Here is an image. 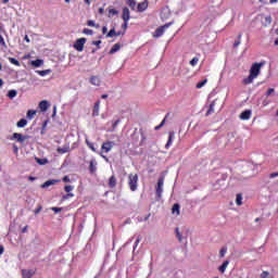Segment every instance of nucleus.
I'll use <instances>...</instances> for the list:
<instances>
[{
  "mask_svg": "<svg viewBox=\"0 0 278 278\" xmlns=\"http://www.w3.org/2000/svg\"><path fill=\"white\" fill-rule=\"evenodd\" d=\"M75 189V187L71 186V185H66L64 187L65 192H67V194H71V192H73V190Z\"/></svg>",
  "mask_w": 278,
  "mask_h": 278,
  "instance_id": "39",
  "label": "nucleus"
},
{
  "mask_svg": "<svg viewBox=\"0 0 278 278\" xmlns=\"http://www.w3.org/2000/svg\"><path fill=\"white\" fill-rule=\"evenodd\" d=\"M109 187L116 188V176H111L109 179Z\"/></svg>",
  "mask_w": 278,
  "mask_h": 278,
  "instance_id": "23",
  "label": "nucleus"
},
{
  "mask_svg": "<svg viewBox=\"0 0 278 278\" xmlns=\"http://www.w3.org/2000/svg\"><path fill=\"white\" fill-rule=\"evenodd\" d=\"M229 266V261H225L219 267V273H225L227 270V267Z\"/></svg>",
  "mask_w": 278,
  "mask_h": 278,
  "instance_id": "22",
  "label": "nucleus"
},
{
  "mask_svg": "<svg viewBox=\"0 0 278 278\" xmlns=\"http://www.w3.org/2000/svg\"><path fill=\"white\" fill-rule=\"evenodd\" d=\"M216 103H218V100H214L210 106L208 110L206 112V116H210L211 114H214V112L216 111L214 108H216Z\"/></svg>",
  "mask_w": 278,
  "mask_h": 278,
  "instance_id": "14",
  "label": "nucleus"
},
{
  "mask_svg": "<svg viewBox=\"0 0 278 278\" xmlns=\"http://www.w3.org/2000/svg\"><path fill=\"white\" fill-rule=\"evenodd\" d=\"M226 254H227V248H222L219 251V257H223Z\"/></svg>",
  "mask_w": 278,
  "mask_h": 278,
  "instance_id": "43",
  "label": "nucleus"
},
{
  "mask_svg": "<svg viewBox=\"0 0 278 278\" xmlns=\"http://www.w3.org/2000/svg\"><path fill=\"white\" fill-rule=\"evenodd\" d=\"M166 118H168V114L165 116V118L161 122L160 125L155 126V131H157L159 129H162L163 125H166Z\"/></svg>",
  "mask_w": 278,
  "mask_h": 278,
  "instance_id": "33",
  "label": "nucleus"
},
{
  "mask_svg": "<svg viewBox=\"0 0 278 278\" xmlns=\"http://www.w3.org/2000/svg\"><path fill=\"white\" fill-rule=\"evenodd\" d=\"M34 116H36V111L28 110L26 113V118H28V121H31L34 118Z\"/></svg>",
  "mask_w": 278,
  "mask_h": 278,
  "instance_id": "28",
  "label": "nucleus"
},
{
  "mask_svg": "<svg viewBox=\"0 0 278 278\" xmlns=\"http://www.w3.org/2000/svg\"><path fill=\"white\" fill-rule=\"evenodd\" d=\"M261 278H273V276H270V273H269V271L264 270V271L261 274Z\"/></svg>",
  "mask_w": 278,
  "mask_h": 278,
  "instance_id": "40",
  "label": "nucleus"
},
{
  "mask_svg": "<svg viewBox=\"0 0 278 278\" xmlns=\"http://www.w3.org/2000/svg\"><path fill=\"white\" fill-rule=\"evenodd\" d=\"M34 275H35V271L31 269H23L22 270L23 278H33Z\"/></svg>",
  "mask_w": 278,
  "mask_h": 278,
  "instance_id": "15",
  "label": "nucleus"
},
{
  "mask_svg": "<svg viewBox=\"0 0 278 278\" xmlns=\"http://www.w3.org/2000/svg\"><path fill=\"white\" fill-rule=\"evenodd\" d=\"M42 64H45V61H42L40 59L31 61V66H34L35 68H39V66H42Z\"/></svg>",
  "mask_w": 278,
  "mask_h": 278,
  "instance_id": "20",
  "label": "nucleus"
},
{
  "mask_svg": "<svg viewBox=\"0 0 278 278\" xmlns=\"http://www.w3.org/2000/svg\"><path fill=\"white\" fill-rule=\"evenodd\" d=\"M264 64H265L264 62L254 63L250 68V75L242 80V84L244 86H249V84H253V80L260 77V73H262V66H264Z\"/></svg>",
  "mask_w": 278,
  "mask_h": 278,
  "instance_id": "1",
  "label": "nucleus"
},
{
  "mask_svg": "<svg viewBox=\"0 0 278 278\" xmlns=\"http://www.w3.org/2000/svg\"><path fill=\"white\" fill-rule=\"evenodd\" d=\"M274 45L278 47V39L275 40Z\"/></svg>",
  "mask_w": 278,
  "mask_h": 278,
  "instance_id": "64",
  "label": "nucleus"
},
{
  "mask_svg": "<svg viewBox=\"0 0 278 278\" xmlns=\"http://www.w3.org/2000/svg\"><path fill=\"white\" fill-rule=\"evenodd\" d=\"M117 51H121V43H115L111 50H110V54L113 55V53H116Z\"/></svg>",
  "mask_w": 278,
  "mask_h": 278,
  "instance_id": "24",
  "label": "nucleus"
},
{
  "mask_svg": "<svg viewBox=\"0 0 278 278\" xmlns=\"http://www.w3.org/2000/svg\"><path fill=\"white\" fill-rule=\"evenodd\" d=\"M11 140H16L17 142H20L21 144H23V142H25V140H29V136H27V135L23 136V135L20 134V132H14V134L12 135Z\"/></svg>",
  "mask_w": 278,
  "mask_h": 278,
  "instance_id": "5",
  "label": "nucleus"
},
{
  "mask_svg": "<svg viewBox=\"0 0 278 278\" xmlns=\"http://www.w3.org/2000/svg\"><path fill=\"white\" fill-rule=\"evenodd\" d=\"M190 64L192 66H197V64H199V58H193L191 61H190Z\"/></svg>",
  "mask_w": 278,
  "mask_h": 278,
  "instance_id": "44",
  "label": "nucleus"
},
{
  "mask_svg": "<svg viewBox=\"0 0 278 278\" xmlns=\"http://www.w3.org/2000/svg\"><path fill=\"white\" fill-rule=\"evenodd\" d=\"M205 84H207V79H204V80L198 83L195 88H198V90H201V88H203V86H205Z\"/></svg>",
  "mask_w": 278,
  "mask_h": 278,
  "instance_id": "38",
  "label": "nucleus"
},
{
  "mask_svg": "<svg viewBox=\"0 0 278 278\" xmlns=\"http://www.w3.org/2000/svg\"><path fill=\"white\" fill-rule=\"evenodd\" d=\"M4 251H5V248H3V245H0V255H3Z\"/></svg>",
  "mask_w": 278,
  "mask_h": 278,
  "instance_id": "56",
  "label": "nucleus"
},
{
  "mask_svg": "<svg viewBox=\"0 0 278 278\" xmlns=\"http://www.w3.org/2000/svg\"><path fill=\"white\" fill-rule=\"evenodd\" d=\"M239 118H240L241 121H249V118H251V110H245V111H243V112L240 114Z\"/></svg>",
  "mask_w": 278,
  "mask_h": 278,
  "instance_id": "13",
  "label": "nucleus"
},
{
  "mask_svg": "<svg viewBox=\"0 0 278 278\" xmlns=\"http://www.w3.org/2000/svg\"><path fill=\"white\" fill-rule=\"evenodd\" d=\"M101 99H108V94H105V93L102 94V96H101Z\"/></svg>",
  "mask_w": 278,
  "mask_h": 278,
  "instance_id": "63",
  "label": "nucleus"
},
{
  "mask_svg": "<svg viewBox=\"0 0 278 278\" xmlns=\"http://www.w3.org/2000/svg\"><path fill=\"white\" fill-rule=\"evenodd\" d=\"M22 233H27V226L22 229Z\"/></svg>",
  "mask_w": 278,
  "mask_h": 278,
  "instance_id": "62",
  "label": "nucleus"
},
{
  "mask_svg": "<svg viewBox=\"0 0 278 278\" xmlns=\"http://www.w3.org/2000/svg\"><path fill=\"white\" fill-rule=\"evenodd\" d=\"M114 36H121V31L116 33V29H111L108 35L106 38H114Z\"/></svg>",
  "mask_w": 278,
  "mask_h": 278,
  "instance_id": "25",
  "label": "nucleus"
},
{
  "mask_svg": "<svg viewBox=\"0 0 278 278\" xmlns=\"http://www.w3.org/2000/svg\"><path fill=\"white\" fill-rule=\"evenodd\" d=\"M97 160L92 159L90 162H89V173L90 175H94V173H97Z\"/></svg>",
  "mask_w": 278,
  "mask_h": 278,
  "instance_id": "10",
  "label": "nucleus"
},
{
  "mask_svg": "<svg viewBox=\"0 0 278 278\" xmlns=\"http://www.w3.org/2000/svg\"><path fill=\"white\" fill-rule=\"evenodd\" d=\"M102 33H103V34H106V33H108V27L103 26V27H102Z\"/></svg>",
  "mask_w": 278,
  "mask_h": 278,
  "instance_id": "60",
  "label": "nucleus"
},
{
  "mask_svg": "<svg viewBox=\"0 0 278 278\" xmlns=\"http://www.w3.org/2000/svg\"><path fill=\"white\" fill-rule=\"evenodd\" d=\"M126 3L130 10L136 11V0H126Z\"/></svg>",
  "mask_w": 278,
  "mask_h": 278,
  "instance_id": "27",
  "label": "nucleus"
},
{
  "mask_svg": "<svg viewBox=\"0 0 278 278\" xmlns=\"http://www.w3.org/2000/svg\"><path fill=\"white\" fill-rule=\"evenodd\" d=\"M121 123V119H116L114 123H113V129H116V127H118V124Z\"/></svg>",
  "mask_w": 278,
  "mask_h": 278,
  "instance_id": "49",
  "label": "nucleus"
},
{
  "mask_svg": "<svg viewBox=\"0 0 278 278\" xmlns=\"http://www.w3.org/2000/svg\"><path fill=\"white\" fill-rule=\"evenodd\" d=\"M116 143L114 141L103 142L101 146L102 153H110Z\"/></svg>",
  "mask_w": 278,
  "mask_h": 278,
  "instance_id": "4",
  "label": "nucleus"
},
{
  "mask_svg": "<svg viewBox=\"0 0 278 278\" xmlns=\"http://www.w3.org/2000/svg\"><path fill=\"white\" fill-rule=\"evenodd\" d=\"M16 127L18 128H23V127H27V119L22 118L16 123Z\"/></svg>",
  "mask_w": 278,
  "mask_h": 278,
  "instance_id": "26",
  "label": "nucleus"
},
{
  "mask_svg": "<svg viewBox=\"0 0 278 278\" xmlns=\"http://www.w3.org/2000/svg\"><path fill=\"white\" fill-rule=\"evenodd\" d=\"M36 162L40 166H45V164H49V160H47V159H38V157H36Z\"/></svg>",
  "mask_w": 278,
  "mask_h": 278,
  "instance_id": "30",
  "label": "nucleus"
},
{
  "mask_svg": "<svg viewBox=\"0 0 278 278\" xmlns=\"http://www.w3.org/2000/svg\"><path fill=\"white\" fill-rule=\"evenodd\" d=\"M138 244H140V237L137 238V240L135 242V247H138Z\"/></svg>",
  "mask_w": 278,
  "mask_h": 278,
  "instance_id": "57",
  "label": "nucleus"
},
{
  "mask_svg": "<svg viewBox=\"0 0 278 278\" xmlns=\"http://www.w3.org/2000/svg\"><path fill=\"white\" fill-rule=\"evenodd\" d=\"M98 12H99V14H103V13L105 12V10H104L103 8H100V9L98 10Z\"/></svg>",
  "mask_w": 278,
  "mask_h": 278,
  "instance_id": "58",
  "label": "nucleus"
},
{
  "mask_svg": "<svg viewBox=\"0 0 278 278\" xmlns=\"http://www.w3.org/2000/svg\"><path fill=\"white\" fill-rule=\"evenodd\" d=\"M128 23H129V22H124V24L122 25V29H124V31L127 29Z\"/></svg>",
  "mask_w": 278,
  "mask_h": 278,
  "instance_id": "52",
  "label": "nucleus"
},
{
  "mask_svg": "<svg viewBox=\"0 0 278 278\" xmlns=\"http://www.w3.org/2000/svg\"><path fill=\"white\" fill-rule=\"evenodd\" d=\"M122 18L124 23H129V18H131V12L129 11V8H123Z\"/></svg>",
  "mask_w": 278,
  "mask_h": 278,
  "instance_id": "8",
  "label": "nucleus"
},
{
  "mask_svg": "<svg viewBox=\"0 0 278 278\" xmlns=\"http://www.w3.org/2000/svg\"><path fill=\"white\" fill-rule=\"evenodd\" d=\"M86 45V38H79L75 41L74 43V49H76V51H84V46Z\"/></svg>",
  "mask_w": 278,
  "mask_h": 278,
  "instance_id": "6",
  "label": "nucleus"
},
{
  "mask_svg": "<svg viewBox=\"0 0 278 278\" xmlns=\"http://www.w3.org/2000/svg\"><path fill=\"white\" fill-rule=\"evenodd\" d=\"M236 204L237 205H242V193L237 194Z\"/></svg>",
  "mask_w": 278,
  "mask_h": 278,
  "instance_id": "37",
  "label": "nucleus"
},
{
  "mask_svg": "<svg viewBox=\"0 0 278 278\" xmlns=\"http://www.w3.org/2000/svg\"><path fill=\"white\" fill-rule=\"evenodd\" d=\"M87 25H88L89 27H94V21H92V20L88 21V22H87Z\"/></svg>",
  "mask_w": 278,
  "mask_h": 278,
  "instance_id": "50",
  "label": "nucleus"
},
{
  "mask_svg": "<svg viewBox=\"0 0 278 278\" xmlns=\"http://www.w3.org/2000/svg\"><path fill=\"white\" fill-rule=\"evenodd\" d=\"M89 83L91 86H101V78L99 76H91Z\"/></svg>",
  "mask_w": 278,
  "mask_h": 278,
  "instance_id": "11",
  "label": "nucleus"
},
{
  "mask_svg": "<svg viewBox=\"0 0 278 278\" xmlns=\"http://www.w3.org/2000/svg\"><path fill=\"white\" fill-rule=\"evenodd\" d=\"M38 75H40V77H45L46 75H49V73H51V70H45V71H37Z\"/></svg>",
  "mask_w": 278,
  "mask_h": 278,
  "instance_id": "36",
  "label": "nucleus"
},
{
  "mask_svg": "<svg viewBox=\"0 0 278 278\" xmlns=\"http://www.w3.org/2000/svg\"><path fill=\"white\" fill-rule=\"evenodd\" d=\"M52 212H55V214H58L59 212H62V208H60V207H52Z\"/></svg>",
  "mask_w": 278,
  "mask_h": 278,
  "instance_id": "53",
  "label": "nucleus"
},
{
  "mask_svg": "<svg viewBox=\"0 0 278 278\" xmlns=\"http://www.w3.org/2000/svg\"><path fill=\"white\" fill-rule=\"evenodd\" d=\"M24 40H25L26 42H30L29 36L25 35Z\"/></svg>",
  "mask_w": 278,
  "mask_h": 278,
  "instance_id": "59",
  "label": "nucleus"
},
{
  "mask_svg": "<svg viewBox=\"0 0 278 278\" xmlns=\"http://www.w3.org/2000/svg\"><path fill=\"white\" fill-rule=\"evenodd\" d=\"M42 212V206H39L38 208L35 210V214H40Z\"/></svg>",
  "mask_w": 278,
  "mask_h": 278,
  "instance_id": "55",
  "label": "nucleus"
},
{
  "mask_svg": "<svg viewBox=\"0 0 278 278\" xmlns=\"http://www.w3.org/2000/svg\"><path fill=\"white\" fill-rule=\"evenodd\" d=\"M128 186L131 192H136L138 190V174H130L128 176Z\"/></svg>",
  "mask_w": 278,
  "mask_h": 278,
  "instance_id": "2",
  "label": "nucleus"
},
{
  "mask_svg": "<svg viewBox=\"0 0 278 278\" xmlns=\"http://www.w3.org/2000/svg\"><path fill=\"white\" fill-rule=\"evenodd\" d=\"M101 108V101L98 100L94 105H93V110H92V116H99V110Z\"/></svg>",
  "mask_w": 278,
  "mask_h": 278,
  "instance_id": "16",
  "label": "nucleus"
},
{
  "mask_svg": "<svg viewBox=\"0 0 278 278\" xmlns=\"http://www.w3.org/2000/svg\"><path fill=\"white\" fill-rule=\"evenodd\" d=\"M175 231L178 242H181L184 240V237L181 236V232H179V228H176Z\"/></svg>",
  "mask_w": 278,
  "mask_h": 278,
  "instance_id": "35",
  "label": "nucleus"
},
{
  "mask_svg": "<svg viewBox=\"0 0 278 278\" xmlns=\"http://www.w3.org/2000/svg\"><path fill=\"white\" fill-rule=\"evenodd\" d=\"M16 94H18V92L14 89L9 90V92H8L9 99H14V97H16Z\"/></svg>",
  "mask_w": 278,
  "mask_h": 278,
  "instance_id": "32",
  "label": "nucleus"
},
{
  "mask_svg": "<svg viewBox=\"0 0 278 278\" xmlns=\"http://www.w3.org/2000/svg\"><path fill=\"white\" fill-rule=\"evenodd\" d=\"M83 34H85L86 36H92L93 31L92 29L84 28Z\"/></svg>",
  "mask_w": 278,
  "mask_h": 278,
  "instance_id": "42",
  "label": "nucleus"
},
{
  "mask_svg": "<svg viewBox=\"0 0 278 278\" xmlns=\"http://www.w3.org/2000/svg\"><path fill=\"white\" fill-rule=\"evenodd\" d=\"M70 151H71V147L68 146H64L62 148L56 149V153H59L60 155H64V153H68Z\"/></svg>",
  "mask_w": 278,
  "mask_h": 278,
  "instance_id": "17",
  "label": "nucleus"
},
{
  "mask_svg": "<svg viewBox=\"0 0 278 278\" xmlns=\"http://www.w3.org/2000/svg\"><path fill=\"white\" fill-rule=\"evenodd\" d=\"M241 42H242V33H240V34L238 35V40H236V41L233 42L235 49L238 48V47H240Z\"/></svg>",
  "mask_w": 278,
  "mask_h": 278,
  "instance_id": "29",
  "label": "nucleus"
},
{
  "mask_svg": "<svg viewBox=\"0 0 278 278\" xmlns=\"http://www.w3.org/2000/svg\"><path fill=\"white\" fill-rule=\"evenodd\" d=\"M169 27H170V23L156 28L153 34V38H162V36H164V33L166 31V29H168Z\"/></svg>",
  "mask_w": 278,
  "mask_h": 278,
  "instance_id": "3",
  "label": "nucleus"
},
{
  "mask_svg": "<svg viewBox=\"0 0 278 278\" xmlns=\"http://www.w3.org/2000/svg\"><path fill=\"white\" fill-rule=\"evenodd\" d=\"M174 139H175V131H169L168 140H167V143L165 144V149H170V146L173 144Z\"/></svg>",
  "mask_w": 278,
  "mask_h": 278,
  "instance_id": "12",
  "label": "nucleus"
},
{
  "mask_svg": "<svg viewBox=\"0 0 278 278\" xmlns=\"http://www.w3.org/2000/svg\"><path fill=\"white\" fill-rule=\"evenodd\" d=\"M275 177H278V172H277V173H271V174L269 175V178H270V179H275Z\"/></svg>",
  "mask_w": 278,
  "mask_h": 278,
  "instance_id": "51",
  "label": "nucleus"
},
{
  "mask_svg": "<svg viewBox=\"0 0 278 278\" xmlns=\"http://www.w3.org/2000/svg\"><path fill=\"white\" fill-rule=\"evenodd\" d=\"M92 45H94L96 47H98V49H100L101 40L92 41Z\"/></svg>",
  "mask_w": 278,
  "mask_h": 278,
  "instance_id": "48",
  "label": "nucleus"
},
{
  "mask_svg": "<svg viewBox=\"0 0 278 278\" xmlns=\"http://www.w3.org/2000/svg\"><path fill=\"white\" fill-rule=\"evenodd\" d=\"M59 181L60 180H55V179L47 180L41 185V188H49L50 186H55V184H58Z\"/></svg>",
  "mask_w": 278,
  "mask_h": 278,
  "instance_id": "19",
  "label": "nucleus"
},
{
  "mask_svg": "<svg viewBox=\"0 0 278 278\" xmlns=\"http://www.w3.org/2000/svg\"><path fill=\"white\" fill-rule=\"evenodd\" d=\"M9 62H11V64H13L14 66H21V62H18V60L14 58H9Z\"/></svg>",
  "mask_w": 278,
  "mask_h": 278,
  "instance_id": "34",
  "label": "nucleus"
},
{
  "mask_svg": "<svg viewBox=\"0 0 278 278\" xmlns=\"http://www.w3.org/2000/svg\"><path fill=\"white\" fill-rule=\"evenodd\" d=\"M164 188V178H160L156 186V197L162 199V192Z\"/></svg>",
  "mask_w": 278,
  "mask_h": 278,
  "instance_id": "7",
  "label": "nucleus"
},
{
  "mask_svg": "<svg viewBox=\"0 0 278 278\" xmlns=\"http://www.w3.org/2000/svg\"><path fill=\"white\" fill-rule=\"evenodd\" d=\"M63 181H64L65 184H68V181H71V178H70L68 176H64V177H63Z\"/></svg>",
  "mask_w": 278,
  "mask_h": 278,
  "instance_id": "54",
  "label": "nucleus"
},
{
  "mask_svg": "<svg viewBox=\"0 0 278 278\" xmlns=\"http://www.w3.org/2000/svg\"><path fill=\"white\" fill-rule=\"evenodd\" d=\"M39 109L42 112H47V110H49V102L47 100H42L41 102H39Z\"/></svg>",
  "mask_w": 278,
  "mask_h": 278,
  "instance_id": "18",
  "label": "nucleus"
},
{
  "mask_svg": "<svg viewBox=\"0 0 278 278\" xmlns=\"http://www.w3.org/2000/svg\"><path fill=\"white\" fill-rule=\"evenodd\" d=\"M117 14H118V11L116 9L109 10V16H116Z\"/></svg>",
  "mask_w": 278,
  "mask_h": 278,
  "instance_id": "41",
  "label": "nucleus"
},
{
  "mask_svg": "<svg viewBox=\"0 0 278 278\" xmlns=\"http://www.w3.org/2000/svg\"><path fill=\"white\" fill-rule=\"evenodd\" d=\"M149 8V1L146 0L137 4V12H144Z\"/></svg>",
  "mask_w": 278,
  "mask_h": 278,
  "instance_id": "9",
  "label": "nucleus"
},
{
  "mask_svg": "<svg viewBox=\"0 0 278 278\" xmlns=\"http://www.w3.org/2000/svg\"><path fill=\"white\" fill-rule=\"evenodd\" d=\"M275 92V88H269L267 91H266V97H270L271 94H274Z\"/></svg>",
  "mask_w": 278,
  "mask_h": 278,
  "instance_id": "45",
  "label": "nucleus"
},
{
  "mask_svg": "<svg viewBox=\"0 0 278 278\" xmlns=\"http://www.w3.org/2000/svg\"><path fill=\"white\" fill-rule=\"evenodd\" d=\"M73 197H75V194H73V193H67V194L63 195V201H66V199H71V198H73Z\"/></svg>",
  "mask_w": 278,
  "mask_h": 278,
  "instance_id": "46",
  "label": "nucleus"
},
{
  "mask_svg": "<svg viewBox=\"0 0 278 278\" xmlns=\"http://www.w3.org/2000/svg\"><path fill=\"white\" fill-rule=\"evenodd\" d=\"M0 45L1 47H5V39H3V36L0 35Z\"/></svg>",
  "mask_w": 278,
  "mask_h": 278,
  "instance_id": "47",
  "label": "nucleus"
},
{
  "mask_svg": "<svg viewBox=\"0 0 278 278\" xmlns=\"http://www.w3.org/2000/svg\"><path fill=\"white\" fill-rule=\"evenodd\" d=\"M87 147L93 151V153H97V148H94V143L90 142L88 139H86Z\"/></svg>",
  "mask_w": 278,
  "mask_h": 278,
  "instance_id": "31",
  "label": "nucleus"
},
{
  "mask_svg": "<svg viewBox=\"0 0 278 278\" xmlns=\"http://www.w3.org/2000/svg\"><path fill=\"white\" fill-rule=\"evenodd\" d=\"M56 112H58V108L54 106V108H53V114H52V116H55Z\"/></svg>",
  "mask_w": 278,
  "mask_h": 278,
  "instance_id": "61",
  "label": "nucleus"
},
{
  "mask_svg": "<svg viewBox=\"0 0 278 278\" xmlns=\"http://www.w3.org/2000/svg\"><path fill=\"white\" fill-rule=\"evenodd\" d=\"M180 207L178 203L174 204L173 205V208H172V214H176V216H179L180 214Z\"/></svg>",
  "mask_w": 278,
  "mask_h": 278,
  "instance_id": "21",
  "label": "nucleus"
}]
</instances>
